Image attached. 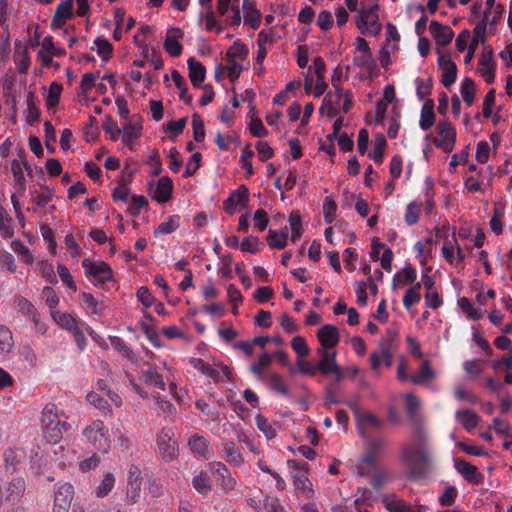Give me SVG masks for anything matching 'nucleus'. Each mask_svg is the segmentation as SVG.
Instances as JSON below:
<instances>
[{
  "label": "nucleus",
  "mask_w": 512,
  "mask_h": 512,
  "mask_svg": "<svg viewBox=\"0 0 512 512\" xmlns=\"http://www.w3.org/2000/svg\"><path fill=\"white\" fill-rule=\"evenodd\" d=\"M244 21L254 30L258 29L261 23V13L256 9L255 0L243 1Z\"/></svg>",
  "instance_id": "obj_17"
},
{
  "label": "nucleus",
  "mask_w": 512,
  "mask_h": 512,
  "mask_svg": "<svg viewBox=\"0 0 512 512\" xmlns=\"http://www.w3.org/2000/svg\"><path fill=\"white\" fill-rule=\"evenodd\" d=\"M328 349L319 348L317 353L321 356V360L317 364L318 370L324 375L337 374V381H342L346 374L336 363V352L329 353Z\"/></svg>",
  "instance_id": "obj_5"
},
{
  "label": "nucleus",
  "mask_w": 512,
  "mask_h": 512,
  "mask_svg": "<svg viewBox=\"0 0 512 512\" xmlns=\"http://www.w3.org/2000/svg\"><path fill=\"white\" fill-rule=\"evenodd\" d=\"M171 75L176 87L180 90L179 97L190 105L192 103V96L187 94L188 87L185 79L177 70H173Z\"/></svg>",
  "instance_id": "obj_34"
},
{
  "label": "nucleus",
  "mask_w": 512,
  "mask_h": 512,
  "mask_svg": "<svg viewBox=\"0 0 512 512\" xmlns=\"http://www.w3.org/2000/svg\"><path fill=\"white\" fill-rule=\"evenodd\" d=\"M457 489L454 486H447L444 489V492L439 497V502L442 506H451L457 497Z\"/></svg>",
  "instance_id": "obj_59"
},
{
  "label": "nucleus",
  "mask_w": 512,
  "mask_h": 512,
  "mask_svg": "<svg viewBox=\"0 0 512 512\" xmlns=\"http://www.w3.org/2000/svg\"><path fill=\"white\" fill-rule=\"evenodd\" d=\"M173 433L171 429L163 428L157 436V444L162 457L171 461L177 457L178 444L172 439Z\"/></svg>",
  "instance_id": "obj_8"
},
{
  "label": "nucleus",
  "mask_w": 512,
  "mask_h": 512,
  "mask_svg": "<svg viewBox=\"0 0 512 512\" xmlns=\"http://www.w3.org/2000/svg\"><path fill=\"white\" fill-rule=\"evenodd\" d=\"M358 422L361 425L369 424L378 430H381L384 427V422L370 412H364L362 415H359Z\"/></svg>",
  "instance_id": "obj_55"
},
{
  "label": "nucleus",
  "mask_w": 512,
  "mask_h": 512,
  "mask_svg": "<svg viewBox=\"0 0 512 512\" xmlns=\"http://www.w3.org/2000/svg\"><path fill=\"white\" fill-rule=\"evenodd\" d=\"M179 219H180V217L178 215L170 216L168 221L161 223L157 227V229L155 230V233H160V234L172 233L179 227Z\"/></svg>",
  "instance_id": "obj_50"
},
{
  "label": "nucleus",
  "mask_w": 512,
  "mask_h": 512,
  "mask_svg": "<svg viewBox=\"0 0 512 512\" xmlns=\"http://www.w3.org/2000/svg\"><path fill=\"white\" fill-rule=\"evenodd\" d=\"M452 239L449 240L448 239V236H446V239H445V242H444V246L442 248V253H443V256L445 257V259L448 261V262H452L453 260V252H454V244H458L457 243V239H456V229L455 227L452 228Z\"/></svg>",
  "instance_id": "obj_51"
},
{
  "label": "nucleus",
  "mask_w": 512,
  "mask_h": 512,
  "mask_svg": "<svg viewBox=\"0 0 512 512\" xmlns=\"http://www.w3.org/2000/svg\"><path fill=\"white\" fill-rule=\"evenodd\" d=\"M141 129L142 127L137 124H133L131 122H128L124 128L122 129V142L123 144L127 145L132 148L131 144L134 140L138 139L141 135Z\"/></svg>",
  "instance_id": "obj_26"
},
{
  "label": "nucleus",
  "mask_w": 512,
  "mask_h": 512,
  "mask_svg": "<svg viewBox=\"0 0 512 512\" xmlns=\"http://www.w3.org/2000/svg\"><path fill=\"white\" fill-rule=\"evenodd\" d=\"M455 417L468 432L472 431L480 422V417L470 409L458 410Z\"/></svg>",
  "instance_id": "obj_19"
},
{
  "label": "nucleus",
  "mask_w": 512,
  "mask_h": 512,
  "mask_svg": "<svg viewBox=\"0 0 512 512\" xmlns=\"http://www.w3.org/2000/svg\"><path fill=\"white\" fill-rule=\"evenodd\" d=\"M421 203L411 202L408 204L405 214V221L409 226L416 224L419 220Z\"/></svg>",
  "instance_id": "obj_47"
},
{
  "label": "nucleus",
  "mask_w": 512,
  "mask_h": 512,
  "mask_svg": "<svg viewBox=\"0 0 512 512\" xmlns=\"http://www.w3.org/2000/svg\"><path fill=\"white\" fill-rule=\"evenodd\" d=\"M137 298L146 308L151 307L155 303V297L151 294L150 290L146 286H141L137 290Z\"/></svg>",
  "instance_id": "obj_60"
},
{
  "label": "nucleus",
  "mask_w": 512,
  "mask_h": 512,
  "mask_svg": "<svg viewBox=\"0 0 512 512\" xmlns=\"http://www.w3.org/2000/svg\"><path fill=\"white\" fill-rule=\"evenodd\" d=\"M373 150L368 153V156L372 158L376 163H381L384 158L387 141L382 133L375 135L373 142Z\"/></svg>",
  "instance_id": "obj_22"
},
{
  "label": "nucleus",
  "mask_w": 512,
  "mask_h": 512,
  "mask_svg": "<svg viewBox=\"0 0 512 512\" xmlns=\"http://www.w3.org/2000/svg\"><path fill=\"white\" fill-rule=\"evenodd\" d=\"M97 46V53L101 56L102 60L107 62L113 54L112 44L105 38L97 37L94 41Z\"/></svg>",
  "instance_id": "obj_36"
},
{
  "label": "nucleus",
  "mask_w": 512,
  "mask_h": 512,
  "mask_svg": "<svg viewBox=\"0 0 512 512\" xmlns=\"http://www.w3.org/2000/svg\"><path fill=\"white\" fill-rule=\"evenodd\" d=\"M255 419L258 429L265 434L267 439L276 437V430L268 422L267 418H265L262 414H258Z\"/></svg>",
  "instance_id": "obj_48"
},
{
  "label": "nucleus",
  "mask_w": 512,
  "mask_h": 512,
  "mask_svg": "<svg viewBox=\"0 0 512 512\" xmlns=\"http://www.w3.org/2000/svg\"><path fill=\"white\" fill-rule=\"evenodd\" d=\"M115 483V478L113 474L108 473L104 476L103 480L101 481L100 485L96 489V495L99 498L105 497L109 494V492L112 490Z\"/></svg>",
  "instance_id": "obj_46"
},
{
  "label": "nucleus",
  "mask_w": 512,
  "mask_h": 512,
  "mask_svg": "<svg viewBox=\"0 0 512 512\" xmlns=\"http://www.w3.org/2000/svg\"><path fill=\"white\" fill-rule=\"evenodd\" d=\"M460 92H461V96L463 98V101L468 106H471L473 101H474L475 94H476V89H475L474 81L471 78L466 77L463 80V82H462Z\"/></svg>",
  "instance_id": "obj_32"
},
{
  "label": "nucleus",
  "mask_w": 512,
  "mask_h": 512,
  "mask_svg": "<svg viewBox=\"0 0 512 512\" xmlns=\"http://www.w3.org/2000/svg\"><path fill=\"white\" fill-rule=\"evenodd\" d=\"M429 31L438 46H447L454 37V32L449 26L436 20L431 21Z\"/></svg>",
  "instance_id": "obj_12"
},
{
  "label": "nucleus",
  "mask_w": 512,
  "mask_h": 512,
  "mask_svg": "<svg viewBox=\"0 0 512 512\" xmlns=\"http://www.w3.org/2000/svg\"><path fill=\"white\" fill-rule=\"evenodd\" d=\"M41 422L45 438L51 443L59 442L63 437V431L70 427L66 421H61L58 416V408L53 403H49L44 407Z\"/></svg>",
  "instance_id": "obj_2"
},
{
  "label": "nucleus",
  "mask_w": 512,
  "mask_h": 512,
  "mask_svg": "<svg viewBox=\"0 0 512 512\" xmlns=\"http://www.w3.org/2000/svg\"><path fill=\"white\" fill-rule=\"evenodd\" d=\"M455 469L470 483L480 484L483 482L484 476L478 471V468L465 459H454Z\"/></svg>",
  "instance_id": "obj_10"
},
{
  "label": "nucleus",
  "mask_w": 512,
  "mask_h": 512,
  "mask_svg": "<svg viewBox=\"0 0 512 512\" xmlns=\"http://www.w3.org/2000/svg\"><path fill=\"white\" fill-rule=\"evenodd\" d=\"M104 429V423L97 420L87 426L83 431V434L95 449L107 452L110 445Z\"/></svg>",
  "instance_id": "obj_4"
},
{
  "label": "nucleus",
  "mask_w": 512,
  "mask_h": 512,
  "mask_svg": "<svg viewBox=\"0 0 512 512\" xmlns=\"http://www.w3.org/2000/svg\"><path fill=\"white\" fill-rule=\"evenodd\" d=\"M52 317L54 321L63 328L69 331L76 329L77 321L70 314L61 311H54L52 312Z\"/></svg>",
  "instance_id": "obj_35"
},
{
  "label": "nucleus",
  "mask_w": 512,
  "mask_h": 512,
  "mask_svg": "<svg viewBox=\"0 0 512 512\" xmlns=\"http://www.w3.org/2000/svg\"><path fill=\"white\" fill-rule=\"evenodd\" d=\"M62 89V85L57 82H52L50 84L48 94L45 98L48 110L55 108L58 105Z\"/></svg>",
  "instance_id": "obj_33"
},
{
  "label": "nucleus",
  "mask_w": 512,
  "mask_h": 512,
  "mask_svg": "<svg viewBox=\"0 0 512 512\" xmlns=\"http://www.w3.org/2000/svg\"><path fill=\"white\" fill-rule=\"evenodd\" d=\"M361 434L365 438L366 444V452L362 457V463L365 464L366 467L358 465L357 472L360 476H366L370 472L376 471V461L385 447V441L381 437L366 436L364 431H362Z\"/></svg>",
  "instance_id": "obj_3"
},
{
  "label": "nucleus",
  "mask_w": 512,
  "mask_h": 512,
  "mask_svg": "<svg viewBox=\"0 0 512 512\" xmlns=\"http://www.w3.org/2000/svg\"><path fill=\"white\" fill-rule=\"evenodd\" d=\"M184 33L178 27L170 28L167 31V35L164 41V49L172 57H178L182 54V44L178 42V39L183 38Z\"/></svg>",
  "instance_id": "obj_14"
},
{
  "label": "nucleus",
  "mask_w": 512,
  "mask_h": 512,
  "mask_svg": "<svg viewBox=\"0 0 512 512\" xmlns=\"http://www.w3.org/2000/svg\"><path fill=\"white\" fill-rule=\"evenodd\" d=\"M289 222L292 230L291 241L295 242L303 234L302 221L299 212L293 211L289 216Z\"/></svg>",
  "instance_id": "obj_38"
},
{
  "label": "nucleus",
  "mask_w": 512,
  "mask_h": 512,
  "mask_svg": "<svg viewBox=\"0 0 512 512\" xmlns=\"http://www.w3.org/2000/svg\"><path fill=\"white\" fill-rule=\"evenodd\" d=\"M291 346L300 357H305L309 354V347L301 336L294 337L291 341Z\"/></svg>",
  "instance_id": "obj_63"
},
{
  "label": "nucleus",
  "mask_w": 512,
  "mask_h": 512,
  "mask_svg": "<svg viewBox=\"0 0 512 512\" xmlns=\"http://www.w3.org/2000/svg\"><path fill=\"white\" fill-rule=\"evenodd\" d=\"M421 287L422 284L420 282H416L406 291L403 297V305L406 309H410L412 305L418 303L421 300Z\"/></svg>",
  "instance_id": "obj_31"
},
{
  "label": "nucleus",
  "mask_w": 512,
  "mask_h": 512,
  "mask_svg": "<svg viewBox=\"0 0 512 512\" xmlns=\"http://www.w3.org/2000/svg\"><path fill=\"white\" fill-rule=\"evenodd\" d=\"M173 182L168 176L161 177L157 182V187L151 194V198L158 203H166L172 198Z\"/></svg>",
  "instance_id": "obj_15"
},
{
  "label": "nucleus",
  "mask_w": 512,
  "mask_h": 512,
  "mask_svg": "<svg viewBox=\"0 0 512 512\" xmlns=\"http://www.w3.org/2000/svg\"><path fill=\"white\" fill-rule=\"evenodd\" d=\"M402 460L407 464L409 479L419 480L427 476L430 455L425 448L404 447Z\"/></svg>",
  "instance_id": "obj_1"
},
{
  "label": "nucleus",
  "mask_w": 512,
  "mask_h": 512,
  "mask_svg": "<svg viewBox=\"0 0 512 512\" xmlns=\"http://www.w3.org/2000/svg\"><path fill=\"white\" fill-rule=\"evenodd\" d=\"M132 176H133V171H130L128 173V180L120 181L118 187L114 188L113 193H112V198L114 201H118V200L123 201V202L128 201L129 191L128 190L122 191V188L126 187L128 184L131 183Z\"/></svg>",
  "instance_id": "obj_41"
},
{
  "label": "nucleus",
  "mask_w": 512,
  "mask_h": 512,
  "mask_svg": "<svg viewBox=\"0 0 512 512\" xmlns=\"http://www.w3.org/2000/svg\"><path fill=\"white\" fill-rule=\"evenodd\" d=\"M317 337L322 348L331 349L338 345L340 341L339 330L335 325L325 324L317 331Z\"/></svg>",
  "instance_id": "obj_13"
},
{
  "label": "nucleus",
  "mask_w": 512,
  "mask_h": 512,
  "mask_svg": "<svg viewBox=\"0 0 512 512\" xmlns=\"http://www.w3.org/2000/svg\"><path fill=\"white\" fill-rule=\"evenodd\" d=\"M132 206L128 208V212L132 216H138L140 214V210L146 206H148V200L143 195H134L132 197Z\"/></svg>",
  "instance_id": "obj_61"
},
{
  "label": "nucleus",
  "mask_w": 512,
  "mask_h": 512,
  "mask_svg": "<svg viewBox=\"0 0 512 512\" xmlns=\"http://www.w3.org/2000/svg\"><path fill=\"white\" fill-rule=\"evenodd\" d=\"M288 239V228L285 227L283 230L273 231L269 230L266 240L271 248L283 249L287 245Z\"/></svg>",
  "instance_id": "obj_21"
},
{
  "label": "nucleus",
  "mask_w": 512,
  "mask_h": 512,
  "mask_svg": "<svg viewBox=\"0 0 512 512\" xmlns=\"http://www.w3.org/2000/svg\"><path fill=\"white\" fill-rule=\"evenodd\" d=\"M337 204L331 197H326L323 201V214L326 223H332L336 218Z\"/></svg>",
  "instance_id": "obj_42"
},
{
  "label": "nucleus",
  "mask_w": 512,
  "mask_h": 512,
  "mask_svg": "<svg viewBox=\"0 0 512 512\" xmlns=\"http://www.w3.org/2000/svg\"><path fill=\"white\" fill-rule=\"evenodd\" d=\"M11 247L14 250V252L20 254L22 256V259L27 264H32L34 261L33 255L30 253V250L20 241V240H14L11 243Z\"/></svg>",
  "instance_id": "obj_52"
},
{
  "label": "nucleus",
  "mask_w": 512,
  "mask_h": 512,
  "mask_svg": "<svg viewBox=\"0 0 512 512\" xmlns=\"http://www.w3.org/2000/svg\"><path fill=\"white\" fill-rule=\"evenodd\" d=\"M143 377L145 383L159 387L162 390L165 389V383L163 381V378L157 372L148 370L147 372L144 373Z\"/></svg>",
  "instance_id": "obj_64"
},
{
  "label": "nucleus",
  "mask_w": 512,
  "mask_h": 512,
  "mask_svg": "<svg viewBox=\"0 0 512 512\" xmlns=\"http://www.w3.org/2000/svg\"><path fill=\"white\" fill-rule=\"evenodd\" d=\"M201 159H202L201 153L196 152V153L192 154L191 158L189 159V161L186 165V169L183 173L184 178H189L197 172V170L199 169V167L201 165Z\"/></svg>",
  "instance_id": "obj_49"
},
{
  "label": "nucleus",
  "mask_w": 512,
  "mask_h": 512,
  "mask_svg": "<svg viewBox=\"0 0 512 512\" xmlns=\"http://www.w3.org/2000/svg\"><path fill=\"white\" fill-rule=\"evenodd\" d=\"M247 55H248V48L240 40L235 41L233 43V45L226 52V58H227L228 62L235 61V58L244 60V59H246Z\"/></svg>",
  "instance_id": "obj_28"
},
{
  "label": "nucleus",
  "mask_w": 512,
  "mask_h": 512,
  "mask_svg": "<svg viewBox=\"0 0 512 512\" xmlns=\"http://www.w3.org/2000/svg\"><path fill=\"white\" fill-rule=\"evenodd\" d=\"M0 232L5 238H11L14 235V221L2 205H0Z\"/></svg>",
  "instance_id": "obj_25"
},
{
  "label": "nucleus",
  "mask_w": 512,
  "mask_h": 512,
  "mask_svg": "<svg viewBox=\"0 0 512 512\" xmlns=\"http://www.w3.org/2000/svg\"><path fill=\"white\" fill-rule=\"evenodd\" d=\"M193 138L197 142L204 141L205 129L204 122L198 113L192 115Z\"/></svg>",
  "instance_id": "obj_43"
},
{
  "label": "nucleus",
  "mask_w": 512,
  "mask_h": 512,
  "mask_svg": "<svg viewBox=\"0 0 512 512\" xmlns=\"http://www.w3.org/2000/svg\"><path fill=\"white\" fill-rule=\"evenodd\" d=\"M73 1L74 0H66L58 4L51 21V28L53 30L61 29L67 20L74 18Z\"/></svg>",
  "instance_id": "obj_11"
},
{
  "label": "nucleus",
  "mask_w": 512,
  "mask_h": 512,
  "mask_svg": "<svg viewBox=\"0 0 512 512\" xmlns=\"http://www.w3.org/2000/svg\"><path fill=\"white\" fill-rule=\"evenodd\" d=\"M293 479L296 489L302 490L306 497L311 498L313 495V489L311 487L310 480L301 472L293 474Z\"/></svg>",
  "instance_id": "obj_37"
},
{
  "label": "nucleus",
  "mask_w": 512,
  "mask_h": 512,
  "mask_svg": "<svg viewBox=\"0 0 512 512\" xmlns=\"http://www.w3.org/2000/svg\"><path fill=\"white\" fill-rule=\"evenodd\" d=\"M270 388L285 396L289 394V388L283 383V377L279 374L270 376Z\"/></svg>",
  "instance_id": "obj_58"
},
{
  "label": "nucleus",
  "mask_w": 512,
  "mask_h": 512,
  "mask_svg": "<svg viewBox=\"0 0 512 512\" xmlns=\"http://www.w3.org/2000/svg\"><path fill=\"white\" fill-rule=\"evenodd\" d=\"M187 64L189 69V78L192 85L196 88H200L206 76L205 66L194 57H190L187 60Z\"/></svg>",
  "instance_id": "obj_16"
},
{
  "label": "nucleus",
  "mask_w": 512,
  "mask_h": 512,
  "mask_svg": "<svg viewBox=\"0 0 512 512\" xmlns=\"http://www.w3.org/2000/svg\"><path fill=\"white\" fill-rule=\"evenodd\" d=\"M354 62L356 65H360L368 70L371 77L376 75L374 71L377 69V65L372 53L362 54L359 58L355 59Z\"/></svg>",
  "instance_id": "obj_45"
},
{
  "label": "nucleus",
  "mask_w": 512,
  "mask_h": 512,
  "mask_svg": "<svg viewBox=\"0 0 512 512\" xmlns=\"http://www.w3.org/2000/svg\"><path fill=\"white\" fill-rule=\"evenodd\" d=\"M223 451L230 464L239 466L243 462L239 448L232 441H226L223 443Z\"/></svg>",
  "instance_id": "obj_27"
},
{
  "label": "nucleus",
  "mask_w": 512,
  "mask_h": 512,
  "mask_svg": "<svg viewBox=\"0 0 512 512\" xmlns=\"http://www.w3.org/2000/svg\"><path fill=\"white\" fill-rule=\"evenodd\" d=\"M435 378V373L431 368V364L429 360L423 361L418 373L416 375H411L410 379L414 384H420L423 382H428Z\"/></svg>",
  "instance_id": "obj_24"
},
{
  "label": "nucleus",
  "mask_w": 512,
  "mask_h": 512,
  "mask_svg": "<svg viewBox=\"0 0 512 512\" xmlns=\"http://www.w3.org/2000/svg\"><path fill=\"white\" fill-rule=\"evenodd\" d=\"M3 456L7 471H15L17 465L25 459L24 451L18 448H7Z\"/></svg>",
  "instance_id": "obj_20"
},
{
  "label": "nucleus",
  "mask_w": 512,
  "mask_h": 512,
  "mask_svg": "<svg viewBox=\"0 0 512 512\" xmlns=\"http://www.w3.org/2000/svg\"><path fill=\"white\" fill-rule=\"evenodd\" d=\"M192 484H193V487L196 489V491L201 493L202 495H207L212 490V486L210 483V477L204 471L200 472L199 475H197L193 478Z\"/></svg>",
  "instance_id": "obj_30"
},
{
  "label": "nucleus",
  "mask_w": 512,
  "mask_h": 512,
  "mask_svg": "<svg viewBox=\"0 0 512 512\" xmlns=\"http://www.w3.org/2000/svg\"><path fill=\"white\" fill-rule=\"evenodd\" d=\"M42 276L50 283H57V277L53 269V265L49 261H41L38 263Z\"/></svg>",
  "instance_id": "obj_56"
},
{
  "label": "nucleus",
  "mask_w": 512,
  "mask_h": 512,
  "mask_svg": "<svg viewBox=\"0 0 512 512\" xmlns=\"http://www.w3.org/2000/svg\"><path fill=\"white\" fill-rule=\"evenodd\" d=\"M187 124V117L180 118L177 121H170L167 123V125L163 128L164 131L169 132L172 134L170 138L175 139L177 136L183 133V130Z\"/></svg>",
  "instance_id": "obj_44"
},
{
  "label": "nucleus",
  "mask_w": 512,
  "mask_h": 512,
  "mask_svg": "<svg viewBox=\"0 0 512 512\" xmlns=\"http://www.w3.org/2000/svg\"><path fill=\"white\" fill-rule=\"evenodd\" d=\"M190 449L199 454L201 457L208 459L209 458V447L208 441L203 437L197 434L193 435L188 442Z\"/></svg>",
  "instance_id": "obj_23"
},
{
  "label": "nucleus",
  "mask_w": 512,
  "mask_h": 512,
  "mask_svg": "<svg viewBox=\"0 0 512 512\" xmlns=\"http://www.w3.org/2000/svg\"><path fill=\"white\" fill-rule=\"evenodd\" d=\"M82 267L84 268L86 275L93 276L101 285L113 279L112 269L105 262L97 264L90 259L85 258L82 261Z\"/></svg>",
  "instance_id": "obj_7"
},
{
  "label": "nucleus",
  "mask_w": 512,
  "mask_h": 512,
  "mask_svg": "<svg viewBox=\"0 0 512 512\" xmlns=\"http://www.w3.org/2000/svg\"><path fill=\"white\" fill-rule=\"evenodd\" d=\"M5 491V501L15 502L19 500L25 492V481L21 477L14 478L10 481Z\"/></svg>",
  "instance_id": "obj_18"
},
{
  "label": "nucleus",
  "mask_w": 512,
  "mask_h": 512,
  "mask_svg": "<svg viewBox=\"0 0 512 512\" xmlns=\"http://www.w3.org/2000/svg\"><path fill=\"white\" fill-rule=\"evenodd\" d=\"M73 497V486L69 483L61 485L55 493L53 512H69Z\"/></svg>",
  "instance_id": "obj_9"
},
{
  "label": "nucleus",
  "mask_w": 512,
  "mask_h": 512,
  "mask_svg": "<svg viewBox=\"0 0 512 512\" xmlns=\"http://www.w3.org/2000/svg\"><path fill=\"white\" fill-rule=\"evenodd\" d=\"M426 140H431L433 144L442 149L446 153L452 152L456 143V134H450V136H445L442 139H438L433 137L432 134L426 136Z\"/></svg>",
  "instance_id": "obj_29"
},
{
  "label": "nucleus",
  "mask_w": 512,
  "mask_h": 512,
  "mask_svg": "<svg viewBox=\"0 0 512 512\" xmlns=\"http://www.w3.org/2000/svg\"><path fill=\"white\" fill-rule=\"evenodd\" d=\"M45 145L50 153H54L56 148L51 143L56 141V132L50 121H45Z\"/></svg>",
  "instance_id": "obj_54"
},
{
  "label": "nucleus",
  "mask_w": 512,
  "mask_h": 512,
  "mask_svg": "<svg viewBox=\"0 0 512 512\" xmlns=\"http://www.w3.org/2000/svg\"><path fill=\"white\" fill-rule=\"evenodd\" d=\"M488 62H490V66H484L482 69H480V72L483 77H485V81L488 84H492L495 80V69H496V63L493 58V49L492 47H488Z\"/></svg>",
  "instance_id": "obj_40"
},
{
  "label": "nucleus",
  "mask_w": 512,
  "mask_h": 512,
  "mask_svg": "<svg viewBox=\"0 0 512 512\" xmlns=\"http://www.w3.org/2000/svg\"><path fill=\"white\" fill-rule=\"evenodd\" d=\"M13 345L11 331L5 326H0V350L9 351Z\"/></svg>",
  "instance_id": "obj_62"
},
{
  "label": "nucleus",
  "mask_w": 512,
  "mask_h": 512,
  "mask_svg": "<svg viewBox=\"0 0 512 512\" xmlns=\"http://www.w3.org/2000/svg\"><path fill=\"white\" fill-rule=\"evenodd\" d=\"M383 502L389 512H411L410 507L406 506L395 495L386 496Z\"/></svg>",
  "instance_id": "obj_39"
},
{
  "label": "nucleus",
  "mask_w": 512,
  "mask_h": 512,
  "mask_svg": "<svg viewBox=\"0 0 512 512\" xmlns=\"http://www.w3.org/2000/svg\"><path fill=\"white\" fill-rule=\"evenodd\" d=\"M15 57L18 59V72L20 74H26L29 68L30 60L28 55L27 47H23V50L15 52Z\"/></svg>",
  "instance_id": "obj_57"
},
{
  "label": "nucleus",
  "mask_w": 512,
  "mask_h": 512,
  "mask_svg": "<svg viewBox=\"0 0 512 512\" xmlns=\"http://www.w3.org/2000/svg\"><path fill=\"white\" fill-rule=\"evenodd\" d=\"M405 406L407 410V414L411 420H415L416 414L420 407V402L418 398L413 394H407L405 396Z\"/></svg>",
  "instance_id": "obj_53"
},
{
  "label": "nucleus",
  "mask_w": 512,
  "mask_h": 512,
  "mask_svg": "<svg viewBox=\"0 0 512 512\" xmlns=\"http://www.w3.org/2000/svg\"><path fill=\"white\" fill-rule=\"evenodd\" d=\"M436 52L438 54V66L443 71L441 83L449 88L456 81L457 66L452 61L450 53L444 54L440 48H437Z\"/></svg>",
  "instance_id": "obj_6"
}]
</instances>
